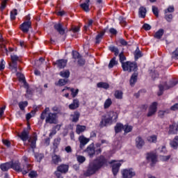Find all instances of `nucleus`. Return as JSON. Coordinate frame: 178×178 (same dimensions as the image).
I'll return each mask as SVG.
<instances>
[{
	"mask_svg": "<svg viewBox=\"0 0 178 178\" xmlns=\"http://www.w3.org/2000/svg\"><path fill=\"white\" fill-rule=\"evenodd\" d=\"M104 165H106V159H105L104 156H101L89 164L87 171L84 172V176H91V175H94L97 170L101 169Z\"/></svg>",
	"mask_w": 178,
	"mask_h": 178,
	"instance_id": "obj_1",
	"label": "nucleus"
},
{
	"mask_svg": "<svg viewBox=\"0 0 178 178\" xmlns=\"http://www.w3.org/2000/svg\"><path fill=\"white\" fill-rule=\"evenodd\" d=\"M118 118H119V114L115 111H111L106 116L103 117L102 121L100 122V127H105L106 126H111L113 123L118 122Z\"/></svg>",
	"mask_w": 178,
	"mask_h": 178,
	"instance_id": "obj_2",
	"label": "nucleus"
},
{
	"mask_svg": "<svg viewBox=\"0 0 178 178\" xmlns=\"http://www.w3.org/2000/svg\"><path fill=\"white\" fill-rule=\"evenodd\" d=\"M122 67L124 72H134L137 69V64L127 61L122 63Z\"/></svg>",
	"mask_w": 178,
	"mask_h": 178,
	"instance_id": "obj_3",
	"label": "nucleus"
},
{
	"mask_svg": "<svg viewBox=\"0 0 178 178\" xmlns=\"http://www.w3.org/2000/svg\"><path fill=\"white\" fill-rule=\"evenodd\" d=\"M63 92H65V94L63 95V97H65V98H69V94L71 92V95L72 96V98H75V97L77 96L79 94V89H74V88H65L63 89Z\"/></svg>",
	"mask_w": 178,
	"mask_h": 178,
	"instance_id": "obj_4",
	"label": "nucleus"
},
{
	"mask_svg": "<svg viewBox=\"0 0 178 178\" xmlns=\"http://www.w3.org/2000/svg\"><path fill=\"white\" fill-rule=\"evenodd\" d=\"M120 162L123 163V161H118L113 160L110 162V164L112 165V172L114 176H116V175H118L119 169L120 168V166H122V163Z\"/></svg>",
	"mask_w": 178,
	"mask_h": 178,
	"instance_id": "obj_5",
	"label": "nucleus"
},
{
	"mask_svg": "<svg viewBox=\"0 0 178 178\" xmlns=\"http://www.w3.org/2000/svg\"><path fill=\"white\" fill-rule=\"evenodd\" d=\"M11 169L16 170V172H22V175H27V173H29V169L23 170L22 167H20V163L18 161H15V163L11 161Z\"/></svg>",
	"mask_w": 178,
	"mask_h": 178,
	"instance_id": "obj_6",
	"label": "nucleus"
},
{
	"mask_svg": "<svg viewBox=\"0 0 178 178\" xmlns=\"http://www.w3.org/2000/svg\"><path fill=\"white\" fill-rule=\"evenodd\" d=\"M57 119H58V115H56V113H49L48 116L46 118V122L50 123L51 124H56Z\"/></svg>",
	"mask_w": 178,
	"mask_h": 178,
	"instance_id": "obj_7",
	"label": "nucleus"
},
{
	"mask_svg": "<svg viewBox=\"0 0 178 178\" xmlns=\"http://www.w3.org/2000/svg\"><path fill=\"white\" fill-rule=\"evenodd\" d=\"M11 60L12 63L9 64L10 69L14 70V72H17V65L16 63L19 60V57L16 55H11Z\"/></svg>",
	"mask_w": 178,
	"mask_h": 178,
	"instance_id": "obj_8",
	"label": "nucleus"
},
{
	"mask_svg": "<svg viewBox=\"0 0 178 178\" xmlns=\"http://www.w3.org/2000/svg\"><path fill=\"white\" fill-rule=\"evenodd\" d=\"M177 84V81H173L171 83L170 86H166V83L164 84V86L159 85V92H158V95L161 96L162 94H163V90H168V88H170L172 87H175Z\"/></svg>",
	"mask_w": 178,
	"mask_h": 178,
	"instance_id": "obj_9",
	"label": "nucleus"
},
{
	"mask_svg": "<svg viewBox=\"0 0 178 178\" xmlns=\"http://www.w3.org/2000/svg\"><path fill=\"white\" fill-rule=\"evenodd\" d=\"M147 160L148 161V162H151V165L154 166V165H155V163H156L157 162V157H156V154L155 153H148L147 156Z\"/></svg>",
	"mask_w": 178,
	"mask_h": 178,
	"instance_id": "obj_10",
	"label": "nucleus"
},
{
	"mask_svg": "<svg viewBox=\"0 0 178 178\" xmlns=\"http://www.w3.org/2000/svg\"><path fill=\"white\" fill-rule=\"evenodd\" d=\"M79 141L80 143V148H83V147H86L88 143H90V138L81 135L79 137Z\"/></svg>",
	"mask_w": 178,
	"mask_h": 178,
	"instance_id": "obj_11",
	"label": "nucleus"
},
{
	"mask_svg": "<svg viewBox=\"0 0 178 178\" xmlns=\"http://www.w3.org/2000/svg\"><path fill=\"white\" fill-rule=\"evenodd\" d=\"M136 176V173L133 171V169H126L122 171L123 178H131Z\"/></svg>",
	"mask_w": 178,
	"mask_h": 178,
	"instance_id": "obj_12",
	"label": "nucleus"
},
{
	"mask_svg": "<svg viewBox=\"0 0 178 178\" xmlns=\"http://www.w3.org/2000/svg\"><path fill=\"white\" fill-rule=\"evenodd\" d=\"M86 152L90 158H92V156L95 155V147H94V143H91L89 146H88Z\"/></svg>",
	"mask_w": 178,
	"mask_h": 178,
	"instance_id": "obj_13",
	"label": "nucleus"
},
{
	"mask_svg": "<svg viewBox=\"0 0 178 178\" xmlns=\"http://www.w3.org/2000/svg\"><path fill=\"white\" fill-rule=\"evenodd\" d=\"M156 106H158V103L153 102L152 105H150L149 108V112L147 113V116H152V115L155 114V112H156Z\"/></svg>",
	"mask_w": 178,
	"mask_h": 178,
	"instance_id": "obj_14",
	"label": "nucleus"
},
{
	"mask_svg": "<svg viewBox=\"0 0 178 178\" xmlns=\"http://www.w3.org/2000/svg\"><path fill=\"white\" fill-rule=\"evenodd\" d=\"M29 145L31 146V148H33V149H34V148H35V144L37 143V135L34 134L32 136H31L29 139Z\"/></svg>",
	"mask_w": 178,
	"mask_h": 178,
	"instance_id": "obj_15",
	"label": "nucleus"
},
{
	"mask_svg": "<svg viewBox=\"0 0 178 178\" xmlns=\"http://www.w3.org/2000/svg\"><path fill=\"white\" fill-rule=\"evenodd\" d=\"M30 27H31V22L27 21V22H24L21 25V30L24 33H27L29 31V30H30Z\"/></svg>",
	"mask_w": 178,
	"mask_h": 178,
	"instance_id": "obj_16",
	"label": "nucleus"
},
{
	"mask_svg": "<svg viewBox=\"0 0 178 178\" xmlns=\"http://www.w3.org/2000/svg\"><path fill=\"white\" fill-rule=\"evenodd\" d=\"M102 144H108V142L105 140H102V143H96L95 144V147L97 149H95V154H96V155H99V154H101V152H102V149H101V146L102 145Z\"/></svg>",
	"mask_w": 178,
	"mask_h": 178,
	"instance_id": "obj_17",
	"label": "nucleus"
},
{
	"mask_svg": "<svg viewBox=\"0 0 178 178\" xmlns=\"http://www.w3.org/2000/svg\"><path fill=\"white\" fill-rule=\"evenodd\" d=\"M17 76L19 78V81H22L25 88H27L26 91L29 92V84L26 82V79L24 78V75L21 73H17Z\"/></svg>",
	"mask_w": 178,
	"mask_h": 178,
	"instance_id": "obj_18",
	"label": "nucleus"
},
{
	"mask_svg": "<svg viewBox=\"0 0 178 178\" xmlns=\"http://www.w3.org/2000/svg\"><path fill=\"white\" fill-rule=\"evenodd\" d=\"M58 172H60V173H67L69 171V165L61 164L57 168Z\"/></svg>",
	"mask_w": 178,
	"mask_h": 178,
	"instance_id": "obj_19",
	"label": "nucleus"
},
{
	"mask_svg": "<svg viewBox=\"0 0 178 178\" xmlns=\"http://www.w3.org/2000/svg\"><path fill=\"white\" fill-rule=\"evenodd\" d=\"M0 48L2 52H3L4 54H8V49L5 46V44H6V41L3 40V38H2V36H1L0 38Z\"/></svg>",
	"mask_w": 178,
	"mask_h": 178,
	"instance_id": "obj_20",
	"label": "nucleus"
},
{
	"mask_svg": "<svg viewBox=\"0 0 178 178\" xmlns=\"http://www.w3.org/2000/svg\"><path fill=\"white\" fill-rule=\"evenodd\" d=\"M56 65H57L59 69H63V67H65L66 65H67V60H65V59L58 60L56 62Z\"/></svg>",
	"mask_w": 178,
	"mask_h": 178,
	"instance_id": "obj_21",
	"label": "nucleus"
},
{
	"mask_svg": "<svg viewBox=\"0 0 178 178\" xmlns=\"http://www.w3.org/2000/svg\"><path fill=\"white\" fill-rule=\"evenodd\" d=\"M0 168L3 172H6L7 170H9V169H12L11 161L1 164Z\"/></svg>",
	"mask_w": 178,
	"mask_h": 178,
	"instance_id": "obj_22",
	"label": "nucleus"
},
{
	"mask_svg": "<svg viewBox=\"0 0 178 178\" xmlns=\"http://www.w3.org/2000/svg\"><path fill=\"white\" fill-rule=\"evenodd\" d=\"M87 130V127L84 125L77 124L76 127V134H81V133H84Z\"/></svg>",
	"mask_w": 178,
	"mask_h": 178,
	"instance_id": "obj_23",
	"label": "nucleus"
},
{
	"mask_svg": "<svg viewBox=\"0 0 178 178\" xmlns=\"http://www.w3.org/2000/svg\"><path fill=\"white\" fill-rule=\"evenodd\" d=\"M79 106L80 104L79 102V99H75L73 100L72 103L69 105V108L73 111L74 109H77V108H79Z\"/></svg>",
	"mask_w": 178,
	"mask_h": 178,
	"instance_id": "obj_24",
	"label": "nucleus"
},
{
	"mask_svg": "<svg viewBox=\"0 0 178 178\" xmlns=\"http://www.w3.org/2000/svg\"><path fill=\"white\" fill-rule=\"evenodd\" d=\"M54 29L61 35L65 34V30L63 27L62 26V24L60 23L56 24L54 25Z\"/></svg>",
	"mask_w": 178,
	"mask_h": 178,
	"instance_id": "obj_25",
	"label": "nucleus"
},
{
	"mask_svg": "<svg viewBox=\"0 0 178 178\" xmlns=\"http://www.w3.org/2000/svg\"><path fill=\"white\" fill-rule=\"evenodd\" d=\"M79 118H80V113H79V111H75L74 114L71 115V120L74 123L79 122Z\"/></svg>",
	"mask_w": 178,
	"mask_h": 178,
	"instance_id": "obj_26",
	"label": "nucleus"
},
{
	"mask_svg": "<svg viewBox=\"0 0 178 178\" xmlns=\"http://www.w3.org/2000/svg\"><path fill=\"white\" fill-rule=\"evenodd\" d=\"M80 6L81 8H82L83 10H85V12H89L90 11V0H86V2L83 3H81Z\"/></svg>",
	"mask_w": 178,
	"mask_h": 178,
	"instance_id": "obj_27",
	"label": "nucleus"
},
{
	"mask_svg": "<svg viewBox=\"0 0 178 178\" xmlns=\"http://www.w3.org/2000/svg\"><path fill=\"white\" fill-rule=\"evenodd\" d=\"M170 145L174 149H177L178 147V136H176L172 140L170 141Z\"/></svg>",
	"mask_w": 178,
	"mask_h": 178,
	"instance_id": "obj_28",
	"label": "nucleus"
},
{
	"mask_svg": "<svg viewBox=\"0 0 178 178\" xmlns=\"http://www.w3.org/2000/svg\"><path fill=\"white\" fill-rule=\"evenodd\" d=\"M136 144L137 148H141L143 145H144V144L145 143L144 142V140H143V138L139 136L136 139Z\"/></svg>",
	"mask_w": 178,
	"mask_h": 178,
	"instance_id": "obj_29",
	"label": "nucleus"
},
{
	"mask_svg": "<svg viewBox=\"0 0 178 178\" xmlns=\"http://www.w3.org/2000/svg\"><path fill=\"white\" fill-rule=\"evenodd\" d=\"M19 137L22 140V141H27L29 140V132L26 131H23L19 135Z\"/></svg>",
	"mask_w": 178,
	"mask_h": 178,
	"instance_id": "obj_30",
	"label": "nucleus"
},
{
	"mask_svg": "<svg viewBox=\"0 0 178 178\" xmlns=\"http://www.w3.org/2000/svg\"><path fill=\"white\" fill-rule=\"evenodd\" d=\"M137 77H138V74L137 72H134L132 76H131L130 79V85L131 86H134L136 84V82L137 81Z\"/></svg>",
	"mask_w": 178,
	"mask_h": 178,
	"instance_id": "obj_31",
	"label": "nucleus"
},
{
	"mask_svg": "<svg viewBox=\"0 0 178 178\" xmlns=\"http://www.w3.org/2000/svg\"><path fill=\"white\" fill-rule=\"evenodd\" d=\"M145 15H147V9L144 7H140L139 8V17L144 19V17H145Z\"/></svg>",
	"mask_w": 178,
	"mask_h": 178,
	"instance_id": "obj_32",
	"label": "nucleus"
},
{
	"mask_svg": "<svg viewBox=\"0 0 178 178\" xmlns=\"http://www.w3.org/2000/svg\"><path fill=\"white\" fill-rule=\"evenodd\" d=\"M124 126L122 125V123H117L115 127V133H120L122 130H124Z\"/></svg>",
	"mask_w": 178,
	"mask_h": 178,
	"instance_id": "obj_33",
	"label": "nucleus"
},
{
	"mask_svg": "<svg viewBox=\"0 0 178 178\" xmlns=\"http://www.w3.org/2000/svg\"><path fill=\"white\" fill-rule=\"evenodd\" d=\"M52 162L55 165H58L59 162H62V159H60V156H59L58 155L54 154L52 156Z\"/></svg>",
	"mask_w": 178,
	"mask_h": 178,
	"instance_id": "obj_34",
	"label": "nucleus"
},
{
	"mask_svg": "<svg viewBox=\"0 0 178 178\" xmlns=\"http://www.w3.org/2000/svg\"><path fill=\"white\" fill-rule=\"evenodd\" d=\"M104 35L105 31H102L96 36V44H99L101 42V40H102Z\"/></svg>",
	"mask_w": 178,
	"mask_h": 178,
	"instance_id": "obj_35",
	"label": "nucleus"
},
{
	"mask_svg": "<svg viewBox=\"0 0 178 178\" xmlns=\"http://www.w3.org/2000/svg\"><path fill=\"white\" fill-rule=\"evenodd\" d=\"M163 29H159L156 33L154 34V38H157L158 40L162 38V35H163Z\"/></svg>",
	"mask_w": 178,
	"mask_h": 178,
	"instance_id": "obj_36",
	"label": "nucleus"
},
{
	"mask_svg": "<svg viewBox=\"0 0 178 178\" xmlns=\"http://www.w3.org/2000/svg\"><path fill=\"white\" fill-rule=\"evenodd\" d=\"M97 87L99 88H104L105 90H108V88H109V84L104 82H100L97 83Z\"/></svg>",
	"mask_w": 178,
	"mask_h": 178,
	"instance_id": "obj_37",
	"label": "nucleus"
},
{
	"mask_svg": "<svg viewBox=\"0 0 178 178\" xmlns=\"http://www.w3.org/2000/svg\"><path fill=\"white\" fill-rule=\"evenodd\" d=\"M60 76L61 77H64L65 79H68V77L70 76V72H69V70H64L60 72Z\"/></svg>",
	"mask_w": 178,
	"mask_h": 178,
	"instance_id": "obj_38",
	"label": "nucleus"
},
{
	"mask_svg": "<svg viewBox=\"0 0 178 178\" xmlns=\"http://www.w3.org/2000/svg\"><path fill=\"white\" fill-rule=\"evenodd\" d=\"M111 105H112V99L111 98L107 99L104 104V109H108Z\"/></svg>",
	"mask_w": 178,
	"mask_h": 178,
	"instance_id": "obj_39",
	"label": "nucleus"
},
{
	"mask_svg": "<svg viewBox=\"0 0 178 178\" xmlns=\"http://www.w3.org/2000/svg\"><path fill=\"white\" fill-rule=\"evenodd\" d=\"M116 65H118V61H116V58H113L111 60L108 64V67L109 69H112V67H113V66H116Z\"/></svg>",
	"mask_w": 178,
	"mask_h": 178,
	"instance_id": "obj_40",
	"label": "nucleus"
},
{
	"mask_svg": "<svg viewBox=\"0 0 178 178\" xmlns=\"http://www.w3.org/2000/svg\"><path fill=\"white\" fill-rule=\"evenodd\" d=\"M109 49L110 51H111V52H114L115 56H118L119 55V49H118V47L111 46L109 47Z\"/></svg>",
	"mask_w": 178,
	"mask_h": 178,
	"instance_id": "obj_41",
	"label": "nucleus"
},
{
	"mask_svg": "<svg viewBox=\"0 0 178 178\" xmlns=\"http://www.w3.org/2000/svg\"><path fill=\"white\" fill-rule=\"evenodd\" d=\"M115 97L118 99H122V98H123V92H122L120 90H117L115 92Z\"/></svg>",
	"mask_w": 178,
	"mask_h": 178,
	"instance_id": "obj_42",
	"label": "nucleus"
},
{
	"mask_svg": "<svg viewBox=\"0 0 178 178\" xmlns=\"http://www.w3.org/2000/svg\"><path fill=\"white\" fill-rule=\"evenodd\" d=\"M29 105V103L27 102H21L19 103V106L21 111H24V108Z\"/></svg>",
	"mask_w": 178,
	"mask_h": 178,
	"instance_id": "obj_43",
	"label": "nucleus"
},
{
	"mask_svg": "<svg viewBox=\"0 0 178 178\" xmlns=\"http://www.w3.org/2000/svg\"><path fill=\"white\" fill-rule=\"evenodd\" d=\"M16 16H17V10H16V9L13 10L10 12V19H11V20H15V19H16Z\"/></svg>",
	"mask_w": 178,
	"mask_h": 178,
	"instance_id": "obj_44",
	"label": "nucleus"
},
{
	"mask_svg": "<svg viewBox=\"0 0 178 178\" xmlns=\"http://www.w3.org/2000/svg\"><path fill=\"white\" fill-rule=\"evenodd\" d=\"M157 137L155 135L147 137V141L149 143H156Z\"/></svg>",
	"mask_w": 178,
	"mask_h": 178,
	"instance_id": "obj_45",
	"label": "nucleus"
},
{
	"mask_svg": "<svg viewBox=\"0 0 178 178\" xmlns=\"http://www.w3.org/2000/svg\"><path fill=\"white\" fill-rule=\"evenodd\" d=\"M76 160L79 162V163H84L86 162V157L83 156H76Z\"/></svg>",
	"mask_w": 178,
	"mask_h": 178,
	"instance_id": "obj_46",
	"label": "nucleus"
},
{
	"mask_svg": "<svg viewBox=\"0 0 178 178\" xmlns=\"http://www.w3.org/2000/svg\"><path fill=\"white\" fill-rule=\"evenodd\" d=\"M134 56H135V59H138V58H141L143 56V55L141 54V51H140V49H138V48L135 51L134 53Z\"/></svg>",
	"mask_w": 178,
	"mask_h": 178,
	"instance_id": "obj_47",
	"label": "nucleus"
},
{
	"mask_svg": "<svg viewBox=\"0 0 178 178\" xmlns=\"http://www.w3.org/2000/svg\"><path fill=\"white\" fill-rule=\"evenodd\" d=\"M133 130V127L130 125H124V133H130Z\"/></svg>",
	"mask_w": 178,
	"mask_h": 178,
	"instance_id": "obj_48",
	"label": "nucleus"
},
{
	"mask_svg": "<svg viewBox=\"0 0 178 178\" xmlns=\"http://www.w3.org/2000/svg\"><path fill=\"white\" fill-rule=\"evenodd\" d=\"M67 83V79H60L58 83V86H66Z\"/></svg>",
	"mask_w": 178,
	"mask_h": 178,
	"instance_id": "obj_49",
	"label": "nucleus"
},
{
	"mask_svg": "<svg viewBox=\"0 0 178 178\" xmlns=\"http://www.w3.org/2000/svg\"><path fill=\"white\" fill-rule=\"evenodd\" d=\"M35 157L37 159L38 162H41V159H42V158H44V154H35Z\"/></svg>",
	"mask_w": 178,
	"mask_h": 178,
	"instance_id": "obj_50",
	"label": "nucleus"
},
{
	"mask_svg": "<svg viewBox=\"0 0 178 178\" xmlns=\"http://www.w3.org/2000/svg\"><path fill=\"white\" fill-rule=\"evenodd\" d=\"M72 57L74 59H80V54L76 51H72Z\"/></svg>",
	"mask_w": 178,
	"mask_h": 178,
	"instance_id": "obj_51",
	"label": "nucleus"
},
{
	"mask_svg": "<svg viewBox=\"0 0 178 178\" xmlns=\"http://www.w3.org/2000/svg\"><path fill=\"white\" fill-rule=\"evenodd\" d=\"M172 58L173 59H178V48L175 49L172 54Z\"/></svg>",
	"mask_w": 178,
	"mask_h": 178,
	"instance_id": "obj_52",
	"label": "nucleus"
},
{
	"mask_svg": "<svg viewBox=\"0 0 178 178\" xmlns=\"http://www.w3.org/2000/svg\"><path fill=\"white\" fill-rule=\"evenodd\" d=\"M119 57H120V61L122 63V65H123V63H124V60L126 59V56H124V55L123 54V53H120L119 54Z\"/></svg>",
	"mask_w": 178,
	"mask_h": 178,
	"instance_id": "obj_53",
	"label": "nucleus"
},
{
	"mask_svg": "<svg viewBox=\"0 0 178 178\" xmlns=\"http://www.w3.org/2000/svg\"><path fill=\"white\" fill-rule=\"evenodd\" d=\"M172 12H175V7L170 6L168 8V9L165 10V13H172Z\"/></svg>",
	"mask_w": 178,
	"mask_h": 178,
	"instance_id": "obj_54",
	"label": "nucleus"
},
{
	"mask_svg": "<svg viewBox=\"0 0 178 178\" xmlns=\"http://www.w3.org/2000/svg\"><path fill=\"white\" fill-rule=\"evenodd\" d=\"M5 65H6V63L5 62V60H3V59H1V63H0V72L1 70H3V69H5Z\"/></svg>",
	"mask_w": 178,
	"mask_h": 178,
	"instance_id": "obj_55",
	"label": "nucleus"
},
{
	"mask_svg": "<svg viewBox=\"0 0 178 178\" xmlns=\"http://www.w3.org/2000/svg\"><path fill=\"white\" fill-rule=\"evenodd\" d=\"M152 12L154 13V15L156 16V17H158L159 13L158 12V8L155 7V6H152Z\"/></svg>",
	"mask_w": 178,
	"mask_h": 178,
	"instance_id": "obj_56",
	"label": "nucleus"
},
{
	"mask_svg": "<svg viewBox=\"0 0 178 178\" xmlns=\"http://www.w3.org/2000/svg\"><path fill=\"white\" fill-rule=\"evenodd\" d=\"M22 169H23V170H29V172H30V170H31V165L26 164L23 168H22Z\"/></svg>",
	"mask_w": 178,
	"mask_h": 178,
	"instance_id": "obj_57",
	"label": "nucleus"
},
{
	"mask_svg": "<svg viewBox=\"0 0 178 178\" xmlns=\"http://www.w3.org/2000/svg\"><path fill=\"white\" fill-rule=\"evenodd\" d=\"M92 23H93L92 19H89L88 22V25L84 26L85 30H87V29H88V27L92 26Z\"/></svg>",
	"mask_w": 178,
	"mask_h": 178,
	"instance_id": "obj_58",
	"label": "nucleus"
},
{
	"mask_svg": "<svg viewBox=\"0 0 178 178\" xmlns=\"http://www.w3.org/2000/svg\"><path fill=\"white\" fill-rule=\"evenodd\" d=\"M29 177H31V178L37 177V172H35V171H31V172L29 174Z\"/></svg>",
	"mask_w": 178,
	"mask_h": 178,
	"instance_id": "obj_59",
	"label": "nucleus"
},
{
	"mask_svg": "<svg viewBox=\"0 0 178 178\" xmlns=\"http://www.w3.org/2000/svg\"><path fill=\"white\" fill-rule=\"evenodd\" d=\"M143 29H144L145 30H146L147 31H148L149 30H151V26H149V24H145L143 26Z\"/></svg>",
	"mask_w": 178,
	"mask_h": 178,
	"instance_id": "obj_60",
	"label": "nucleus"
},
{
	"mask_svg": "<svg viewBox=\"0 0 178 178\" xmlns=\"http://www.w3.org/2000/svg\"><path fill=\"white\" fill-rule=\"evenodd\" d=\"M172 19H173V15H172V14L165 15V20H167V22H172Z\"/></svg>",
	"mask_w": 178,
	"mask_h": 178,
	"instance_id": "obj_61",
	"label": "nucleus"
},
{
	"mask_svg": "<svg viewBox=\"0 0 178 178\" xmlns=\"http://www.w3.org/2000/svg\"><path fill=\"white\" fill-rule=\"evenodd\" d=\"M120 20V23L122 26H126V20H124V19L123 17H120L119 19Z\"/></svg>",
	"mask_w": 178,
	"mask_h": 178,
	"instance_id": "obj_62",
	"label": "nucleus"
},
{
	"mask_svg": "<svg viewBox=\"0 0 178 178\" xmlns=\"http://www.w3.org/2000/svg\"><path fill=\"white\" fill-rule=\"evenodd\" d=\"M3 143L6 147H10V142L8 140H3Z\"/></svg>",
	"mask_w": 178,
	"mask_h": 178,
	"instance_id": "obj_63",
	"label": "nucleus"
},
{
	"mask_svg": "<svg viewBox=\"0 0 178 178\" xmlns=\"http://www.w3.org/2000/svg\"><path fill=\"white\" fill-rule=\"evenodd\" d=\"M171 111H177L178 109V103L174 104L170 108Z\"/></svg>",
	"mask_w": 178,
	"mask_h": 178,
	"instance_id": "obj_64",
	"label": "nucleus"
}]
</instances>
